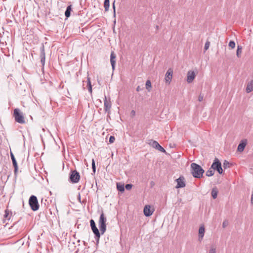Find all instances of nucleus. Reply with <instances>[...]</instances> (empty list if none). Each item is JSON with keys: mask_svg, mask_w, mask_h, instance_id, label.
Masks as SVG:
<instances>
[{"mask_svg": "<svg viewBox=\"0 0 253 253\" xmlns=\"http://www.w3.org/2000/svg\"><path fill=\"white\" fill-rule=\"evenodd\" d=\"M228 225V221L227 220H224L222 223V227L225 228Z\"/></svg>", "mask_w": 253, "mask_h": 253, "instance_id": "473e14b6", "label": "nucleus"}, {"mask_svg": "<svg viewBox=\"0 0 253 253\" xmlns=\"http://www.w3.org/2000/svg\"><path fill=\"white\" fill-rule=\"evenodd\" d=\"M29 204L31 210L33 211H37L39 209L40 206L38 199L35 195H32L30 196L29 200Z\"/></svg>", "mask_w": 253, "mask_h": 253, "instance_id": "20e7f679", "label": "nucleus"}, {"mask_svg": "<svg viewBox=\"0 0 253 253\" xmlns=\"http://www.w3.org/2000/svg\"><path fill=\"white\" fill-rule=\"evenodd\" d=\"M88 91L91 93L92 92V87H88Z\"/></svg>", "mask_w": 253, "mask_h": 253, "instance_id": "49530a36", "label": "nucleus"}, {"mask_svg": "<svg viewBox=\"0 0 253 253\" xmlns=\"http://www.w3.org/2000/svg\"><path fill=\"white\" fill-rule=\"evenodd\" d=\"M154 210L151 209V206L149 205H146L143 209L144 214L147 216H151L153 213Z\"/></svg>", "mask_w": 253, "mask_h": 253, "instance_id": "9b49d317", "label": "nucleus"}, {"mask_svg": "<svg viewBox=\"0 0 253 253\" xmlns=\"http://www.w3.org/2000/svg\"><path fill=\"white\" fill-rule=\"evenodd\" d=\"M104 7L105 8V11H108L110 7V0H104Z\"/></svg>", "mask_w": 253, "mask_h": 253, "instance_id": "4be33fe9", "label": "nucleus"}, {"mask_svg": "<svg viewBox=\"0 0 253 253\" xmlns=\"http://www.w3.org/2000/svg\"><path fill=\"white\" fill-rule=\"evenodd\" d=\"M184 178L183 176H180L178 178L176 179L177 185L176 188H183L185 186V183L184 181Z\"/></svg>", "mask_w": 253, "mask_h": 253, "instance_id": "f8f14e48", "label": "nucleus"}, {"mask_svg": "<svg viewBox=\"0 0 253 253\" xmlns=\"http://www.w3.org/2000/svg\"><path fill=\"white\" fill-rule=\"evenodd\" d=\"M91 166H92V172H93L94 174H95V171H96V167H95V161L94 159L92 160Z\"/></svg>", "mask_w": 253, "mask_h": 253, "instance_id": "cd10ccee", "label": "nucleus"}, {"mask_svg": "<svg viewBox=\"0 0 253 253\" xmlns=\"http://www.w3.org/2000/svg\"><path fill=\"white\" fill-rule=\"evenodd\" d=\"M251 203L252 205H253V190L252 194L251 195Z\"/></svg>", "mask_w": 253, "mask_h": 253, "instance_id": "79ce46f5", "label": "nucleus"}, {"mask_svg": "<svg viewBox=\"0 0 253 253\" xmlns=\"http://www.w3.org/2000/svg\"><path fill=\"white\" fill-rule=\"evenodd\" d=\"M130 116L131 117H134L135 116V111L134 110L131 111Z\"/></svg>", "mask_w": 253, "mask_h": 253, "instance_id": "58836bf2", "label": "nucleus"}, {"mask_svg": "<svg viewBox=\"0 0 253 253\" xmlns=\"http://www.w3.org/2000/svg\"><path fill=\"white\" fill-rule=\"evenodd\" d=\"M13 116L16 122L21 124H23L26 123L22 113L21 112L19 109L16 108L14 110Z\"/></svg>", "mask_w": 253, "mask_h": 253, "instance_id": "7ed1b4c3", "label": "nucleus"}, {"mask_svg": "<svg viewBox=\"0 0 253 253\" xmlns=\"http://www.w3.org/2000/svg\"><path fill=\"white\" fill-rule=\"evenodd\" d=\"M116 56L114 51H112L110 55V62L112 67L113 70H114L116 64Z\"/></svg>", "mask_w": 253, "mask_h": 253, "instance_id": "4468645a", "label": "nucleus"}, {"mask_svg": "<svg viewBox=\"0 0 253 253\" xmlns=\"http://www.w3.org/2000/svg\"><path fill=\"white\" fill-rule=\"evenodd\" d=\"M253 90V80L251 81L247 84L246 91L247 93H250Z\"/></svg>", "mask_w": 253, "mask_h": 253, "instance_id": "a211bd4d", "label": "nucleus"}, {"mask_svg": "<svg viewBox=\"0 0 253 253\" xmlns=\"http://www.w3.org/2000/svg\"><path fill=\"white\" fill-rule=\"evenodd\" d=\"M106 217L102 211L98 221V225L101 234H103L106 230Z\"/></svg>", "mask_w": 253, "mask_h": 253, "instance_id": "f03ea898", "label": "nucleus"}, {"mask_svg": "<svg viewBox=\"0 0 253 253\" xmlns=\"http://www.w3.org/2000/svg\"><path fill=\"white\" fill-rule=\"evenodd\" d=\"M195 74L194 71H189L187 75V82L188 83H191L193 82L195 78Z\"/></svg>", "mask_w": 253, "mask_h": 253, "instance_id": "ddd939ff", "label": "nucleus"}, {"mask_svg": "<svg viewBox=\"0 0 253 253\" xmlns=\"http://www.w3.org/2000/svg\"><path fill=\"white\" fill-rule=\"evenodd\" d=\"M211 169L216 170L219 174H222L223 170L221 167V163L217 158H215L211 166Z\"/></svg>", "mask_w": 253, "mask_h": 253, "instance_id": "423d86ee", "label": "nucleus"}, {"mask_svg": "<svg viewBox=\"0 0 253 253\" xmlns=\"http://www.w3.org/2000/svg\"><path fill=\"white\" fill-rule=\"evenodd\" d=\"M72 5L71 4H70L69 5H68L66 8V10L65 12V16L67 17V18H68L71 15V12L72 11Z\"/></svg>", "mask_w": 253, "mask_h": 253, "instance_id": "6ab92c4d", "label": "nucleus"}, {"mask_svg": "<svg viewBox=\"0 0 253 253\" xmlns=\"http://www.w3.org/2000/svg\"><path fill=\"white\" fill-rule=\"evenodd\" d=\"M204 169L198 164L192 163L191 164V173L195 178H200L203 177Z\"/></svg>", "mask_w": 253, "mask_h": 253, "instance_id": "f257e3e1", "label": "nucleus"}, {"mask_svg": "<svg viewBox=\"0 0 253 253\" xmlns=\"http://www.w3.org/2000/svg\"><path fill=\"white\" fill-rule=\"evenodd\" d=\"M205 229L204 225L200 227L199 229V239H202L205 234Z\"/></svg>", "mask_w": 253, "mask_h": 253, "instance_id": "dca6fc26", "label": "nucleus"}, {"mask_svg": "<svg viewBox=\"0 0 253 253\" xmlns=\"http://www.w3.org/2000/svg\"><path fill=\"white\" fill-rule=\"evenodd\" d=\"M132 184H127L126 185L125 188L127 190H129L132 188Z\"/></svg>", "mask_w": 253, "mask_h": 253, "instance_id": "7c9ffc66", "label": "nucleus"}, {"mask_svg": "<svg viewBox=\"0 0 253 253\" xmlns=\"http://www.w3.org/2000/svg\"><path fill=\"white\" fill-rule=\"evenodd\" d=\"M203 98H204L203 95H201V94H200L199 96V97H198V100L200 102H201L203 100Z\"/></svg>", "mask_w": 253, "mask_h": 253, "instance_id": "ea45409f", "label": "nucleus"}, {"mask_svg": "<svg viewBox=\"0 0 253 253\" xmlns=\"http://www.w3.org/2000/svg\"><path fill=\"white\" fill-rule=\"evenodd\" d=\"M115 2V0H114V2L113 3V10H114V16L115 15V13H116Z\"/></svg>", "mask_w": 253, "mask_h": 253, "instance_id": "a19ab883", "label": "nucleus"}, {"mask_svg": "<svg viewBox=\"0 0 253 253\" xmlns=\"http://www.w3.org/2000/svg\"><path fill=\"white\" fill-rule=\"evenodd\" d=\"M246 144H247L246 141L244 142L243 141H242L238 146V148H237L238 151L240 152L243 151L246 147Z\"/></svg>", "mask_w": 253, "mask_h": 253, "instance_id": "f3484780", "label": "nucleus"}, {"mask_svg": "<svg viewBox=\"0 0 253 253\" xmlns=\"http://www.w3.org/2000/svg\"><path fill=\"white\" fill-rule=\"evenodd\" d=\"M10 157H11V160H12V162H14V161H16V159L15 158V157L13 155V154L11 152H10Z\"/></svg>", "mask_w": 253, "mask_h": 253, "instance_id": "c9c22d12", "label": "nucleus"}, {"mask_svg": "<svg viewBox=\"0 0 253 253\" xmlns=\"http://www.w3.org/2000/svg\"><path fill=\"white\" fill-rule=\"evenodd\" d=\"M146 88L148 90V91H150L151 90L152 85L151 82L150 80H148L146 82Z\"/></svg>", "mask_w": 253, "mask_h": 253, "instance_id": "393cba45", "label": "nucleus"}, {"mask_svg": "<svg viewBox=\"0 0 253 253\" xmlns=\"http://www.w3.org/2000/svg\"><path fill=\"white\" fill-rule=\"evenodd\" d=\"M87 87H92L91 84V81H90V78L87 77Z\"/></svg>", "mask_w": 253, "mask_h": 253, "instance_id": "72a5a7b5", "label": "nucleus"}, {"mask_svg": "<svg viewBox=\"0 0 253 253\" xmlns=\"http://www.w3.org/2000/svg\"><path fill=\"white\" fill-rule=\"evenodd\" d=\"M4 185H0V196L3 194Z\"/></svg>", "mask_w": 253, "mask_h": 253, "instance_id": "f704fd0d", "label": "nucleus"}, {"mask_svg": "<svg viewBox=\"0 0 253 253\" xmlns=\"http://www.w3.org/2000/svg\"><path fill=\"white\" fill-rule=\"evenodd\" d=\"M216 249L214 248H212L210 250L209 253H215Z\"/></svg>", "mask_w": 253, "mask_h": 253, "instance_id": "4c0bfd02", "label": "nucleus"}, {"mask_svg": "<svg viewBox=\"0 0 253 253\" xmlns=\"http://www.w3.org/2000/svg\"><path fill=\"white\" fill-rule=\"evenodd\" d=\"M150 185H151V187H153L154 185H155V183L154 181H152L151 182H150Z\"/></svg>", "mask_w": 253, "mask_h": 253, "instance_id": "a18cd8bd", "label": "nucleus"}, {"mask_svg": "<svg viewBox=\"0 0 253 253\" xmlns=\"http://www.w3.org/2000/svg\"><path fill=\"white\" fill-rule=\"evenodd\" d=\"M15 225V224H13L12 226H11V228H13Z\"/></svg>", "mask_w": 253, "mask_h": 253, "instance_id": "09e8293b", "label": "nucleus"}, {"mask_svg": "<svg viewBox=\"0 0 253 253\" xmlns=\"http://www.w3.org/2000/svg\"><path fill=\"white\" fill-rule=\"evenodd\" d=\"M210 44V42L209 41H207L205 43V46H204V50L205 51L208 49L209 48Z\"/></svg>", "mask_w": 253, "mask_h": 253, "instance_id": "c85d7f7f", "label": "nucleus"}, {"mask_svg": "<svg viewBox=\"0 0 253 253\" xmlns=\"http://www.w3.org/2000/svg\"><path fill=\"white\" fill-rule=\"evenodd\" d=\"M78 200H79V201L81 203V195L79 193V195H78Z\"/></svg>", "mask_w": 253, "mask_h": 253, "instance_id": "37998d69", "label": "nucleus"}, {"mask_svg": "<svg viewBox=\"0 0 253 253\" xmlns=\"http://www.w3.org/2000/svg\"><path fill=\"white\" fill-rule=\"evenodd\" d=\"M104 110L105 112H109L110 109L111 107V103L110 100L108 101L106 97H105L104 99Z\"/></svg>", "mask_w": 253, "mask_h": 253, "instance_id": "2eb2a0df", "label": "nucleus"}, {"mask_svg": "<svg viewBox=\"0 0 253 253\" xmlns=\"http://www.w3.org/2000/svg\"><path fill=\"white\" fill-rule=\"evenodd\" d=\"M242 46L238 45L237 49V51H236V55L238 58L241 57V54L242 53Z\"/></svg>", "mask_w": 253, "mask_h": 253, "instance_id": "5701e85b", "label": "nucleus"}, {"mask_svg": "<svg viewBox=\"0 0 253 253\" xmlns=\"http://www.w3.org/2000/svg\"><path fill=\"white\" fill-rule=\"evenodd\" d=\"M12 164H13V166L14 169V174H15V175H16L17 173L18 172V169L17 161H16L12 162Z\"/></svg>", "mask_w": 253, "mask_h": 253, "instance_id": "bb28decb", "label": "nucleus"}, {"mask_svg": "<svg viewBox=\"0 0 253 253\" xmlns=\"http://www.w3.org/2000/svg\"><path fill=\"white\" fill-rule=\"evenodd\" d=\"M232 166V164L230 163L227 160H224L223 164V167L224 169L230 168Z\"/></svg>", "mask_w": 253, "mask_h": 253, "instance_id": "a878e982", "label": "nucleus"}, {"mask_svg": "<svg viewBox=\"0 0 253 253\" xmlns=\"http://www.w3.org/2000/svg\"><path fill=\"white\" fill-rule=\"evenodd\" d=\"M40 58L42 66H44L45 60V53L44 50V46L43 44H42L40 47Z\"/></svg>", "mask_w": 253, "mask_h": 253, "instance_id": "9d476101", "label": "nucleus"}, {"mask_svg": "<svg viewBox=\"0 0 253 253\" xmlns=\"http://www.w3.org/2000/svg\"><path fill=\"white\" fill-rule=\"evenodd\" d=\"M214 173V170H213L212 169H211V167L206 172V176L210 177L213 175Z\"/></svg>", "mask_w": 253, "mask_h": 253, "instance_id": "b1692460", "label": "nucleus"}, {"mask_svg": "<svg viewBox=\"0 0 253 253\" xmlns=\"http://www.w3.org/2000/svg\"><path fill=\"white\" fill-rule=\"evenodd\" d=\"M115 140V138L114 136H110L109 141L110 143H112L114 142Z\"/></svg>", "mask_w": 253, "mask_h": 253, "instance_id": "2f4dec72", "label": "nucleus"}, {"mask_svg": "<svg viewBox=\"0 0 253 253\" xmlns=\"http://www.w3.org/2000/svg\"><path fill=\"white\" fill-rule=\"evenodd\" d=\"M229 46L231 47L232 48H234L235 47V42L233 41H231L229 42Z\"/></svg>", "mask_w": 253, "mask_h": 253, "instance_id": "c756f323", "label": "nucleus"}, {"mask_svg": "<svg viewBox=\"0 0 253 253\" xmlns=\"http://www.w3.org/2000/svg\"><path fill=\"white\" fill-rule=\"evenodd\" d=\"M117 189L119 191H120L121 192H124L125 191L124 185L121 184L120 183H117Z\"/></svg>", "mask_w": 253, "mask_h": 253, "instance_id": "412c9836", "label": "nucleus"}, {"mask_svg": "<svg viewBox=\"0 0 253 253\" xmlns=\"http://www.w3.org/2000/svg\"><path fill=\"white\" fill-rule=\"evenodd\" d=\"M156 28L157 30L159 29V26L156 25Z\"/></svg>", "mask_w": 253, "mask_h": 253, "instance_id": "de8ad7c7", "label": "nucleus"}, {"mask_svg": "<svg viewBox=\"0 0 253 253\" xmlns=\"http://www.w3.org/2000/svg\"><path fill=\"white\" fill-rule=\"evenodd\" d=\"M136 91H139L140 90H141V88H140V86H138L137 87H136Z\"/></svg>", "mask_w": 253, "mask_h": 253, "instance_id": "c03bdc74", "label": "nucleus"}, {"mask_svg": "<svg viewBox=\"0 0 253 253\" xmlns=\"http://www.w3.org/2000/svg\"><path fill=\"white\" fill-rule=\"evenodd\" d=\"M149 142L148 144L153 148L159 150L161 152H166L165 149L163 147H162L157 141L152 139L149 140Z\"/></svg>", "mask_w": 253, "mask_h": 253, "instance_id": "6e6552de", "label": "nucleus"}, {"mask_svg": "<svg viewBox=\"0 0 253 253\" xmlns=\"http://www.w3.org/2000/svg\"><path fill=\"white\" fill-rule=\"evenodd\" d=\"M80 179V174L76 170H71L70 173L69 180L72 183H78Z\"/></svg>", "mask_w": 253, "mask_h": 253, "instance_id": "0eeeda50", "label": "nucleus"}, {"mask_svg": "<svg viewBox=\"0 0 253 253\" xmlns=\"http://www.w3.org/2000/svg\"><path fill=\"white\" fill-rule=\"evenodd\" d=\"M9 211L8 210H5L4 211V216L5 218H7V216H8L9 215Z\"/></svg>", "mask_w": 253, "mask_h": 253, "instance_id": "e433bc0d", "label": "nucleus"}, {"mask_svg": "<svg viewBox=\"0 0 253 253\" xmlns=\"http://www.w3.org/2000/svg\"><path fill=\"white\" fill-rule=\"evenodd\" d=\"M218 192V191L216 187H214L212 189L211 194L213 199L217 198Z\"/></svg>", "mask_w": 253, "mask_h": 253, "instance_id": "aec40b11", "label": "nucleus"}, {"mask_svg": "<svg viewBox=\"0 0 253 253\" xmlns=\"http://www.w3.org/2000/svg\"><path fill=\"white\" fill-rule=\"evenodd\" d=\"M90 223L91 229L94 234L95 239L97 243H98L100 238V233L96 226V224L94 220L91 219L90 220Z\"/></svg>", "mask_w": 253, "mask_h": 253, "instance_id": "39448f33", "label": "nucleus"}, {"mask_svg": "<svg viewBox=\"0 0 253 253\" xmlns=\"http://www.w3.org/2000/svg\"><path fill=\"white\" fill-rule=\"evenodd\" d=\"M173 74V70L171 68H169L166 72L165 75V82L169 84L171 81Z\"/></svg>", "mask_w": 253, "mask_h": 253, "instance_id": "1a4fd4ad", "label": "nucleus"}]
</instances>
